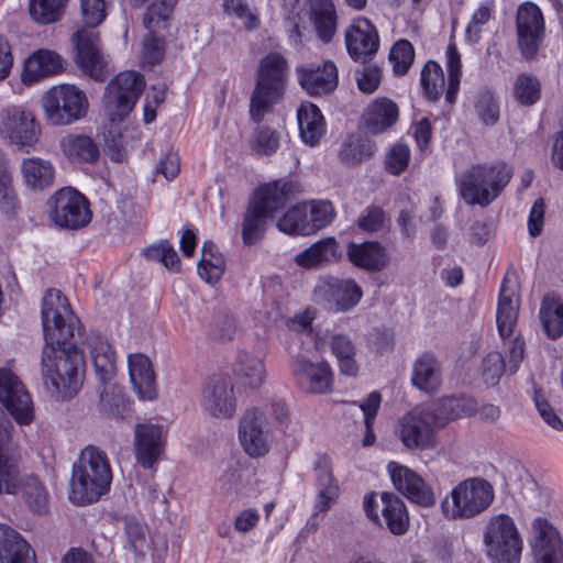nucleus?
I'll list each match as a JSON object with an SVG mask.
<instances>
[{
  "label": "nucleus",
  "mask_w": 563,
  "mask_h": 563,
  "mask_svg": "<svg viewBox=\"0 0 563 563\" xmlns=\"http://www.w3.org/2000/svg\"><path fill=\"white\" fill-rule=\"evenodd\" d=\"M314 301L330 312L346 313L363 298L362 287L352 278L325 277L313 289Z\"/></svg>",
  "instance_id": "nucleus-13"
},
{
  "label": "nucleus",
  "mask_w": 563,
  "mask_h": 563,
  "mask_svg": "<svg viewBox=\"0 0 563 563\" xmlns=\"http://www.w3.org/2000/svg\"><path fill=\"white\" fill-rule=\"evenodd\" d=\"M0 135L10 145L29 152L40 142L42 129L32 111L12 106L0 113Z\"/></svg>",
  "instance_id": "nucleus-11"
},
{
  "label": "nucleus",
  "mask_w": 563,
  "mask_h": 563,
  "mask_svg": "<svg viewBox=\"0 0 563 563\" xmlns=\"http://www.w3.org/2000/svg\"><path fill=\"white\" fill-rule=\"evenodd\" d=\"M380 402H382L380 394L378 391H372L366 397V399H364L360 404V408L364 415V424H365V429H366V432H365V435L363 439L364 446L372 445L376 440L373 426H374V421L377 416Z\"/></svg>",
  "instance_id": "nucleus-51"
},
{
  "label": "nucleus",
  "mask_w": 563,
  "mask_h": 563,
  "mask_svg": "<svg viewBox=\"0 0 563 563\" xmlns=\"http://www.w3.org/2000/svg\"><path fill=\"white\" fill-rule=\"evenodd\" d=\"M335 217L333 205L330 201H311L308 206L310 234L329 225Z\"/></svg>",
  "instance_id": "nucleus-53"
},
{
  "label": "nucleus",
  "mask_w": 563,
  "mask_h": 563,
  "mask_svg": "<svg viewBox=\"0 0 563 563\" xmlns=\"http://www.w3.org/2000/svg\"><path fill=\"white\" fill-rule=\"evenodd\" d=\"M512 177V168L506 163L476 164L459 177L456 184L465 203L489 206L506 188Z\"/></svg>",
  "instance_id": "nucleus-5"
},
{
  "label": "nucleus",
  "mask_w": 563,
  "mask_h": 563,
  "mask_svg": "<svg viewBox=\"0 0 563 563\" xmlns=\"http://www.w3.org/2000/svg\"><path fill=\"white\" fill-rule=\"evenodd\" d=\"M476 409V402L466 397H445L442 398L432 410L433 419L444 424L449 421L470 416Z\"/></svg>",
  "instance_id": "nucleus-41"
},
{
  "label": "nucleus",
  "mask_w": 563,
  "mask_h": 563,
  "mask_svg": "<svg viewBox=\"0 0 563 563\" xmlns=\"http://www.w3.org/2000/svg\"><path fill=\"white\" fill-rule=\"evenodd\" d=\"M492 13L493 4L487 2L481 4L475 10L465 30V36L468 42L477 43L481 40L483 26L492 19Z\"/></svg>",
  "instance_id": "nucleus-59"
},
{
  "label": "nucleus",
  "mask_w": 563,
  "mask_h": 563,
  "mask_svg": "<svg viewBox=\"0 0 563 563\" xmlns=\"http://www.w3.org/2000/svg\"><path fill=\"white\" fill-rule=\"evenodd\" d=\"M225 269V262L220 253L211 254L209 257L201 258L198 263V274L209 284L217 283Z\"/></svg>",
  "instance_id": "nucleus-60"
},
{
  "label": "nucleus",
  "mask_w": 563,
  "mask_h": 563,
  "mask_svg": "<svg viewBox=\"0 0 563 563\" xmlns=\"http://www.w3.org/2000/svg\"><path fill=\"white\" fill-rule=\"evenodd\" d=\"M49 219L65 229H80L91 220L89 202L78 190L66 187L57 190L47 201Z\"/></svg>",
  "instance_id": "nucleus-14"
},
{
  "label": "nucleus",
  "mask_w": 563,
  "mask_h": 563,
  "mask_svg": "<svg viewBox=\"0 0 563 563\" xmlns=\"http://www.w3.org/2000/svg\"><path fill=\"white\" fill-rule=\"evenodd\" d=\"M398 117V106L390 99L380 97L367 107L364 113V122L371 133L378 134L391 128L397 122Z\"/></svg>",
  "instance_id": "nucleus-33"
},
{
  "label": "nucleus",
  "mask_w": 563,
  "mask_h": 563,
  "mask_svg": "<svg viewBox=\"0 0 563 563\" xmlns=\"http://www.w3.org/2000/svg\"><path fill=\"white\" fill-rule=\"evenodd\" d=\"M330 346L338 358L341 373L355 376L358 372V365L355 361L356 346L352 339L346 334H334L331 338Z\"/></svg>",
  "instance_id": "nucleus-43"
},
{
  "label": "nucleus",
  "mask_w": 563,
  "mask_h": 563,
  "mask_svg": "<svg viewBox=\"0 0 563 563\" xmlns=\"http://www.w3.org/2000/svg\"><path fill=\"white\" fill-rule=\"evenodd\" d=\"M112 0H80L81 20L89 29L99 26L107 18ZM76 64L89 77L102 81L107 62L99 46V33L93 30H78L73 35Z\"/></svg>",
  "instance_id": "nucleus-2"
},
{
  "label": "nucleus",
  "mask_w": 563,
  "mask_h": 563,
  "mask_svg": "<svg viewBox=\"0 0 563 563\" xmlns=\"http://www.w3.org/2000/svg\"><path fill=\"white\" fill-rule=\"evenodd\" d=\"M130 380L142 400H153L157 396L156 377L150 358L142 353L128 357Z\"/></svg>",
  "instance_id": "nucleus-28"
},
{
  "label": "nucleus",
  "mask_w": 563,
  "mask_h": 563,
  "mask_svg": "<svg viewBox=\"0 0 563 563\" xmlns=\"http://www.w3.org/2000/svg\"><path fill=\"white\" fill-rule=\"evenodd\" d=\"M483 542L492 563H520L523 549L518 528L508 515H496L486 523Z\"/></svg>",
  "instance_id": "nucleus-9"
},
{
  "label": "nucleus",
  "mask_w": 563,
  "mask_h": 563,
  "mask_svg": "<svg viewBox=\"0 0 563 563\" xmlns=\"http://www.w3.org/2000/svg\"><path fill=\"white\" fill-rule=\"evenodd\" d=\"M0 402L16 423L30 424L34 419V407L23 383L11 371L0 368Z\"/></svg>",
  "instance_id": "nucleus-16"
},
{
  "label": "nucleus",
  "mask_w": 563,
  "mask_h": 563,
  "mask_svg": "<svg viewBox=\"0 0 563 563\" xmlns=\"http://www.w3.org/2000/svg\"><path fill=\"white\" fill-rule=\"evenodd\" d=\"M291 374L298 387L307 394H327L333 387V373L324 361L312 362L303 355L294 357Z\"/></svg>",
  "instance_id": "nucleus-18"
},
{
  "label": "nucleus",
  "mask_w": 563,
  "mask_h": 563,
  "mask_svg": "<svg viewBox=\"0 0 563 563\" xmlns=\"http://www.w3.org/2000/svg\"><path fill=\"white\" fill-rule=\"evenodd\" d=\"M516 29L518 46L525 59H532L544 35V20L541 10L532 2L521 4L517 10Z\"/></svg>",
  "instance_id": "nucleus-17"
},
{
  "label": "nucleus",
  "mask_w": 563,
  "mask_h": 563,
  "mask_svg": "<svg viewBox=\"0 0 563 563\" xmlns=\"http://www.w3.org/2000/svg\"><path fill=\"white\" fill-rule=\"evenodd\" d=\"M95 372L101 383L107 384L115 375V355L108 341L98 332H90L86 338Z\"/></svg>",
  "instance_id": "nucleus-32"
},
{
  "label": "nucleus",
  "mask_w": 563,
  "mask_h": 563,
  "mask_svg": "<svg viewBox=\"0 0 563 563\" xmlns=\"http://www.w3.org/2000/svg\"><path fill=\"white\" fill-rule=\"evenodd\" d=\"M299 191L298 184L285 179L275 180L258 187L244 213L242 223L243 243L246 246H251L261 241L267 221Z\"/></svg>",
  "instance_id": "nucleus-3"
},
{
  "label": "nucleus",
  "mask_w": 563,
  "mask_h": 563,
  "mask_svg": "<svg viewBox=\"0 0 563 563\" xmlns=\"http://www.w3.org/2000/svg\"><path fill=\"white\" fill-rule=\"evenodd\" d=\"M386 221V213L378 206H368L357 220L360 230L366 233H375L383 229Z\"/></svg>",
  "instance_id": "nucleus-64"
},
{
  "label": "nucleus",
  "mask_w": 563,
  "mask_h": 563,
  "mask_svg": "<svg viewBox=\"0 0 563 563\" xmlns=\"http://www.w3.org/2000/svg\"><path fill=\"white\" fill-rule=\"evenodd\" d=\"M165 438L163 427L155 423H137L134 428V456L144 470L155 472L156 465L164 453Z\"/></svg>",
  "instance_id": "nucleus-21"
},
{
  "label": "nucleus",
  "mask_w": 563,
  "mask_h": 563,
  "mask_svg": "<svg viewBox=\"0 0 563 563\" xmlns=\"http://www.w3.org/2000/svg\"><path fill=\"white\" fill-rule=\"evenodd\" d=\"M532 531L536 563H563V541L556 528L544 518H536Z\"/></svg>",
  "instance_id": "nucleus-24"
},
{
  "label": "nucleus",
  "mask_w": 563,
  "mask_h": 563,
  "mask_svg": "<svg viewBox=\"0 0 563 563\" xmlns=\"http://www.w3.org/2000/svg\"><path fill=\"white\" fill-rule=\"evenodd\" d=\"M63 68L64 60L59 54L51 49H37L24 60L21 80L24 85L32 86L59 74Z\"/></svg>",
  "instance_id": "nucleus-27"
},
{
  "label": "nucleus",
  "mask_w": 563,
  "mask_h": 563,
  "mask_svg": "<svg viewBox=\"0 0 563 563\" xmlns=\"http://www.w3.org/2000/svg\"><path fill=\"white\" fill-rule=\"evenodd\" d=\"M143 255L153 262L163 264L167 269L178 273L181 267L176 250L167 240H161L143 250Z\"/></svg>",
  "instance_id": "nucleus-47"
},
{
  "label": "nucleus",
  "mask_w": 563,
  "mask_h": 563,
  "mask_svg": "<svg viewBox=\"0 0 563 563\" xmlns=\"http://www.w3.org/2000/svg\"><path fill=\"white\" fill-rule=\"evenodd\" d=\"M63 154L71 162L93 163L99 157V148L87 135L67 134L60 141Z\"/></svg>",
  "instance_id": "nucleus-39"
},
{
  "label": "nucleus",
  "mask_w": 563,
  "mask_h": 563,
  "mask_svg": "<svg viewBox=\"0 0 563 563\" xmlns=\"http://www.w3.org/2000/svg\"><path fill=\"white\" fill-rule=\"evenodd\" d=\"M1 563H35V553L23 537L5 523H0Z\"/></svg>",
  "instance_id": "nucleus-31"
},
{
  "label": "nucleus",
  "mask_w": 563,
  "mask_h": 563,
  "mask_svg": "<svg viewBox=\"0 0 563 563\" xmlns=\"http://www.w3.org/2000/svg\"><path fill=\"white\" fill-rule=\"evenodd\" d=\"M287 68V62L279 53L273 52L262 58L250 106V114L254 121L260 122L269 106L280 98Z\"/></svg>",
  "instance_id": "nucleus-7"
},
{
  "label": "nucleus",
  "mask_w": 563,
  "mask_h": 563,
  "mask_svg": "<svg viewBox=\"0 0 563 563\" xmlns=\"http://www.w3.org/2000/svg\"><path fill=\"white\" fill-rule=\"evenodd\" d=\"M346 254L355 266L371 272L380 271L388 263L387 253L378 242L350 243Z\"/></svg>",
  "instance_id": "nucleus-34"
},
{
  "label": "nucleus",
  "mask_w": 563,
  "mask_h": 563,
  "mask_svg": "<svg viewBox=\"0 0 563 563\" xmlns=\"http://www.w3.org/2000/svg\"><path fill=\"white\" fill-rule=\"evenodd\" d=\"M233 375L239 387L254 390L266 380V368L261 356L240 352L233 365Z\"/></svg>",
  "instance_id": "nucleus-30"
},
{
  "label": "nucleus",
  "mask_w": 563,
  "mask_h": 563,
  "mask_svg": "<svg viewBox=\"0 0 563 563\" xmlns=\"http://www.w3.org/2000/svg\"><path fill=\"white\" fill-rule=\"evenodd\" d=\"M310 19L318 37L323 43L332 41L336 33L338 15L332 0H309Z\"/></svg>",
  "instance_id": "nucleus-36"
},
{
  "label": "nucleus",
  "mask_w": 563,
  "mask_h": 563,
  "mask_svg": "<svg viewBox=\"0 0 563 563\" xmlns=\"http://www.w3.org/2000/svg\"><path fill=\"white\" fill-rule=\"evenodd\" d=\"M177 0H154L143 15V25L151 32L168 26Z\"/></svg>",
  "instance_id": "nucleus-46"
},
{
  "label": "nucleus",
  "mask_w": 563,
  "mask_h": 563,
  "mask_svg": "<svg viewBox=\"0 0 563 563\" xmlns=\"http://www.w3.org/2000/svg\"><path fill=\"white\" fill-rule=\"evenodd\" d=\"M111 481L107 454L97 446L87 445L73 466L69 499L77 505L92 504L109 490Z\"/></svg>",
  "instance_id": "nucleus-4"
},
{
  "label": "nucleus",
  "mask_w": 563,
  "mask_h": 563,
  "mask_svg": "<svg viewBox=\"0 0 563 563\" xmlns=\"http://www.w3.org/2000/svg\"><path fill=\"white\" fill-rule=\"evenodd\" d=\"M69 340L45 342L41 360L45 385L63 398L74 397L82 384V355Z\"/></svg>",
  "instance_id": "nucleus-1"
},
{
  "label": "nucleus",
  "mask_w": 563,
  "mask_h": 563,
  "mask_svg": "<svg viewBox=\"0 0 563 563\" xmlns=\"http://www.w3.org/2000/svg\"><path fill=\"white\" fill-rule=\"evenodd\" d=\"M421 85L427 98L437 101L443 93L444 75L442 67L434 60L426 63L421 70Z\"/></svg>",
  "instance_id": "nucleus-48"
},
{
  "label": "nucleus",
  "mask_w": 563,
  "mask_h": 563,
  "mask_svg": "<svg viewBox=\"0 0 563 563\" xmlns=\"http://www.w3.org/2000/svg\"><path fill=\"white\" fill-rule=\"evenodd\" d=\"M506 368L503 355L497 352L488 353L482 363L483 377L487 384L496 385L503 376Z\"/></svg>",
  "instance_id": "nucleus-62"
},
{
  "label": "nucleus",
  "mask_w": 563,
  "mask_h": 563,
  "mask_svg": "<svg viewBox=\"0 0 563 563\" xmlns=\"http://www.w3.org/2000/svg\"><path fill=\"white\" fill-rule=\"evenodd\" d=\"M279 146V134L269 128H258L252 137L251 147L258 155H272Z\"/></svg>",
  "instance_id": "nucleus-56"
},
{
  "label": "nucleus",
  "mask_w": 563,
  "mask_h": 563,
  "mask_svg": "<svg viewBox=\"0 0 563 563\" xmlns=\"http://www.w3.org/2000/svg\"><path fill=\"white\" fill-rule=\"evenodd\" d=\"M265 424L266 416L258 408L247 410L241 420L239 438L244 451L252 457L263 456L269 451L271 435Z\"/></svg>",
  "instance_id": "nucleus-23"
},
{
  "label": "nucleus",
  "mask_w": 563,
  "mask_h": 563,
  "mask_svg": "<svg viewBox=\"0 0 563 563\" xmlns=\"http://www.w3.org/2000/svg\"><path fill=\"white\" fill-rule=\"evenodd\" d=\"M415 59V49L411 43L407 40L397 41L389 53V60L393 64L394 73L402 76L405 75Z\"/></svg>",
  "instance_id": "nucleus-52"
},
{
  "label": "nucleus",
  "mask_w": 563,
  "mask_h": 563,
  "mask_svg": "<svg viewBox=\"0 0 563 563\" xmlns=\"http://www.w3.org/2000/svg\"><path fill=\"white\" fill-rule=\"evenodd\" d=\"M20 174L24 186L31 191H44L55 181V167L49 159L30 156L22 159Z\"/></svg>",
  "instance_id": "nucleus-29"
},
{
  "label": "nucleus",
  "mask_w": 563,
  "mask_h": 563,
  "mask_svg": "<svg viewBox=\"0 0 563 563\" xmlns=\"http://www.w3.org/2000/svg\"><path fill=\"white\" fill-rule=\"evenodd\" d=\"M516 100L523 106H532L540 99V82L529 75L517 77L514 87Z\"/></svg>",
  "instance_id": "nucleus-54"
},
{
  "label": "nucleus",
  "mask_w": 563,
  "mask_h": 563,
  "mask_svg": "<svg viewBox=\"0 0 563 563\" xmlns=\"http://www.w3.org/2000/svg\"><path fill=\"white\" fill-rule=\"evenodd\" d=\"M21 478L18 461L0 449V494L16 495Z\"/></svg>",
  "instance_id": "nucleus-49"
},
{
  "label": "nucleus",
  "mask_w": 563,
  "mask_h": 563,
  "mask_svg": "<svg viewBox=\"0 0 563 563\" xmlns=\"http://www.w3.org/2000/svg\"><path fill=\"white\" fill-rule=\"evenodd\" d=\"M41 106L48 124L65 126L85 118L89 102L86 93L77 86L62 84L44 92Z\"/></svg>",
  "instance_id": "nucleus-8"
},
{
  "label": "nucleus",
  "mask_w": 563,
  "mask_h": 563,
  "mask_svg": "<svg viewBox=\"0 0 563 563\" xmlns=\"http://www.w3.org/2000/svg\"><path fill=\"white\" fill-rule=\"evenodd\" d=\"M41 317L45 342L71 339L80 330L79 319L73 314L67 298L58 289L46 290Z\"/></svg>",
  "instance_id": "nucleus-10"
},
{
  "label": "nucleus",
  "mask_w": 563,
  "mask_h": 563,
  "mask_svg": "<svg viewBox=\"0 0 563 563\" xmlns=\"http://www.w3.org/2000/svg\"><path fill=\"white\" fill-rule=\"evenodd\" d=\"M297 120L302 141L314 146L325 132V124L320 109L309 102H302L297 110Z\"/></svg>",
  "instance_id": "nucleus-35"
},
{
  "label": "nucleus",
  "mask_w": 563,
  "mask_h": 563,
  "mask_svg": "<svg viewBox=\"0 0 563 563\" xmlns=\"http://www.w3.org/2000/svg\"><path fill=\"white\" fill-rule=\"evenodd\" d=\"M338 243L334 238H327L312 244L310 247L298 253L296 263L306 268H311L324 262H330L336 256Z\"/></svg>",
  "instance_id": "nucleus-42"
},
{
  "label": "nucleus",
  "mask_w": 563,
  "mask_h": 563,
  "mask_svg": "<svg viewBox=\"0 0 563 563\" xmlns=\"http://www.w3.org/2000/svg\"><path fill=\"white\" fill-rule=\"evenodd\" d=\"M201 406L212 418H232L236 410V401L231 383L223 377L211 379L203 391Z\"/></svg>",
  "instance_id": "nucleus-25"
},
{
  "label": "nucleus",
  "mask_w": 563,
  "mask_h": 563,
  "mask_svg": "<svg viewBox=\"0 0 563 563\" xmlns=\"http://www.w3.org/2000/svg\"><path fill=\"white\" fill-rule=\"evenodd\" d=\"M66 0H30V14L34 21L42 24L56 22L62 15Z\"/></svg>",
  "instance_id": "nucleus-50"
},
{
  "label": "nucleus",
  "mask_w": 563,
  "mask_h": 563,
  "mask_svg": "<svg viewBox=\"0 0 563 563\" xmlns=\"http://www.w3.org/2000/svg\"><path fill=\"white\" fill-rule=\"evenodd\" d=\"M279 231L289 235H309L308 205L297 203L278 220Z\"/></svg>",
  "instance_id": "nucleus-44"
},
{
  "label": "nucleus",
  "mask_w": 563,
  "mask_h": 563,
  "mask_svg": "<svg viewBox=\"0 0 563 563\" xmlns=\"http://www.w3.org/2000/svg\"><path fill=\"white\" fill-rule=\"evenodd\" d=\"M373 154L372 145L361 140L350 141L343 144L340 151V158L346 164H356Z\"/></svg>",
  "instance_id": "nucleus-61"
},
{
  "label": "nucleus",
  "mask_w": 563,
  "mask_h": 563,
  "mask_svg": "<svg viewBox=\"0 0 563 563\" xmlns=\"http://www.w3.org/2000/svg\"><path fill=\"white\" fill-rule=\"evenodd\" d=\"M18 494L31 511L45 514L48 509V493L41 479L32 474L22 476Z\"/></svg>",
  "instance_id": "nucleus-40"
},
{
  "label": "nucleus",
  "mask_w": 563,
  "mask_h": 563,
  "mask_svg": "<svg viewBox=\"0 0 563 563\" xmlns=\"http://www.w3.org/2000/svg\"><path fill=\"white\" fill-rule=\"evenodd\" d=\"M410 150L406 144H395L386 155V169L393 175L401 174L408 166Z\"/></svg>",
  "instance_id": "nucleus-63"
},
{
  "label": "nucleus",
  "mask_w": 563,
  "mask_h": 563,
  "mask_svg": "<svg viewBox=\"0 0 563 563\" xmlns=\"http://www.w3.org/2000/svg\"><path fill=\"white\" fill-rule=\"evenodd\" d=\"M145 81L135 71H123L107 86L103 103L111 121L123 120L134 108Z\"/></svg>",
  "instance_id": "nucleus-12"
},
{
  "label": "nucleus",
  "mask_w": 563,
  "mask_h": 563,
  "mask_svg": "<svg viewBox=\"0 0 563 563\" xmlns=\"http://www.w3.org/2000/svg\"><path fill=\"white\" fill-rule=\"evenodd\" d=\"M395 435L405 449L411 452L431 450L438 443L437 430L431 418L419 410H411L399 418Z\"/></svg>",
  "instance_id": "nucleus-15"
},
{
  "label": "nucleus",
  "mask_w": 563,
  "mask_h": 563,
  "mask_svg": "<svg viewBox=\"0 0 563 563\" xmlns=\"http://www.w3.org/2000/svg\"><path fill=\"white\" fill-rule=\"evenodd\" d=\"M223 7L225 12L241 19L247 31H254L260 27L258 14L252 11L244 0H224Z\"/></svg>",
  "instance_id": "nucleus-58"
},
{
  "label": "nucleus",
  "mask_w": 563,
  "mask_h": 563,
  "mask_svg": "<svg viewBox=\"0 0 563 563\" xmlns=\"http://www.w3.org/2000/svg\"><path fill=\"white\" fill-rule=\"evenodd\" d=\"M345 46L350 57L365 62L375 55L379 47V36L375 25L366 18L353 19L344 32Z\"/></svg>",
  "instance_id": "nucleus-22"
},
{
  "label": "nucleus",
  "mask_w": 563,
  "mask_h": 563,
  "mask_svg": "<svg viewBox=\"0 0 563 563\" xmlns=\"http://www.w3.org/2000/svg\"><path fill=\"white\" fill-rule=\"evenodd\" d=\"M387 471L394 487L409 501L426 508L435 505L433 488L415 471L397 462H390Z\"/></svg>",
  "instance_id": "nucleus-19"
},
{
  "label": "nucleus",
  "mask_w": 563,
  "mask_h": 563,
  "mask_svg": "<svg viewBox=\"0 0 563 563\" xmlns=\"http://www.w3.org/2000/svg\"><path fill=\"white\" fill-rule=\"evenodd\" d=\"M382 517L388 530L395 536H401L409 528V516L405 503L394 493L380 495Z\"/></svg>",
  "instance_id": "nucleus-37"
},
{
  "label": "nucleus",
  "mask_w": 563,
  "mask_h": 563,
  "mask_svg": "<svg viewBox=\"0 0 563 563\" xmlns=\"http://www.w3.org/2000/svg\"><path fill=\"white\" fill-rule=\"evenodd\" d=\"M412 384L420 390L432 393L441 384L440 364L437 358L426 353L421 355L413 364Z\"/></svg>",
  "instance_id": "nucleus-38"
},
{
  "label": "nucleus",
  "mask_w": 563,
  "mask_h": 563,
  "mask_svg": "<svg viewBox=\"0 0 563 563\" xmlns=\"http://www.w3.org/2000/svg\"><path fill=\"white\" fill-rule=\"evenodd\" d=\"M448 57V89L445 91V99L449 103L455 101L456 93L460 88L461 81V57L454 45H449L446 48Z\"/></svg>",
  "instance_id": "nucleus-55"
},
{
  "label": "nucleus",
  "mask_w": 563,
  "mask_h": 563,
  "mask_svg": "<svg viewBox=\"0 0 563 563\" xmlns=\"http://www.w3.org/2000/svg\"><path fill=\"white\" fill-rule=\"evenodd\" d=\"M296 76L300 87L311 97L331 95L339 84L338 67L330 59L298 66Z\"/></svg>",
  "instance_id": "nucleus-20"
},
{
  "label": "nucleus",
  "mask_w": 563,
  "mask_h": 563,
  "mask_svg": "<svg viewBox=\"0 0 563 563\" xmlns=\"http://www.w3.org/2000/svg\"><path fill=\"white\" fill-rule=\"evenodd\" d=\"M495 492L492 484L479 477L459 483L441 503L445 518L470 519L484 512L493 503Z\"/></svg>",
  "instance_id": "nucleus-6"
},
{
  "label": "nucleus",
  "mask_w": 563,
  "mask_h": 563,
  "mask_svg": "<svg viewBox=\"0 0 563 563\" xmlns=\"http://www.w3.org/2000/svg\"><path fill=\"white\" fill-rule=\"evenodd\" d=\"M540 320L549 338H560L563 334V303L554 298H545L541 305Z\"/></svg>",
  "instance_id": "nucleus-45"
},
{
  "label": "nucleus",
  "mask_w": 563,
  "mask_h": 563,
  "mask_svg": "<svg viewBox=\"0 0 563 563\" xmlns=\"http://www.w3.org/2000/svg\"><path fill=\"white\" fill-rule=\"evenodd\" d=\"M519 291L516 276L506 274L499 290L496 322L501 338L512 334L519 310Z\"/></svg>",
  "instance_id": "nucleus-26"
},
{
  "label": "nucleus",
  "mask_w": 563,
  "mask_h": 563,
  "mask_svg": "<svg viewBox=\"0 0 563 563\" xmlns=\"http://www.w3.org/2000/svg\"><path fill=\"white\" fill-rule=\"evenodd\" d=\"M475 111L483 124L487 126L495 125L499 120V107L494 95L489 91H483L478 95Z\"/></svg>",
  "instance_id": "nucleus-57"
}]
</instances>
